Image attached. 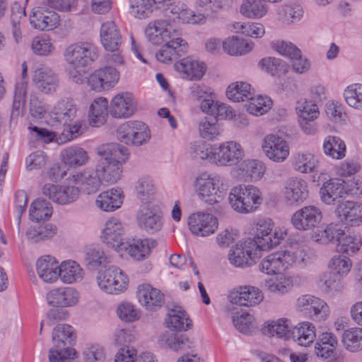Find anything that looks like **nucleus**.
<instances>
[{
    "mask_svg": "<svg viewBox=\"0 0 362 362\" xmlns=\"http://www.w3.org/2000/svg\"><path fill=\"white\" fill-rule=\"evenodd\" d=\"M145 34L151 43L165 44L156 54L160 62H171L187 50V43L180 37V31L169 20L158 19L150 23Z\"/></svg>",
    "mask_w": 362,
    "mask_h": 362,
    "instance_id": "nucleus-1",
    "label": "nucleus"
},
{
    "mask_svg": "<svg viewBox=\"0 0 362 362\" xmlns=\"http://www.w3.org/2000/svg\"><path fill=\"white\" fill-rule=\"evenodd\" d=\"M101 159L95 169L102 182L114 184L121 178L122 165L129 159L127 147L117 143H107L97 148Z\"/></svg>",
    "mask_w": 362,
    "mask_h": 362,
    "instance_id": "nucleus-2",
    "label": "nucleus"
},
{
    "mask_svg": "<svg viewBox=\"0 0 362 362\" xmlns=\"http://www.w3.org/2000/svg\"><path fill=\"white\" fill-rule=\"evenodd\" d=\"M97 47L88 42H78L69 45L64 52L66 70L70 78L76 83H81L86 68L98 57Z\"/></svg>",
    "mask_w": 362,
    "mask_h": 362,
    "instance_id": "nucleus-3",
    "label": "nucleus"
},
{
    "mask_svg": "<svg viewBox=\"0 0 362 362\" xmlns=\"http://www.w3.org/2000/svg\"><path fill=\"white\" fill-rule=\"evenodd\" d=\"M194 187L200 199L210 205L220 202L226 192L221 176L206 172L195 178Z\"/></svg>",
    "mask_w": 362,
    "mask_h": 362,
    "instance_id": "nucleus-4",
    "label": "nucleus"
},
{
    "mask_svg": "<svg viewBox=\"0 0 362 362\" xmlns=\"http://www.w3.org/2000/svg\"><path fill=\"white\" fill-rule=\"evenodd\" d=\"M53 347L49 351V362H66L73 358L76 354L75 349L69 347L75 335L71 326L61 324L54 328L52 334Z\"/></svg>",
    "mask_w": 362,
    "mask_h": 362,
    "instance_id": "nucleus-5",
    "label": "nucleus"
},
{
    "mask_svg": "<svg viewBox=\"0 0 362 362\" xmlns=\"http://www.w3.org/2000/svg\"><path fill=\"white\" fill-rule=\"evenodd\" d=\"M228 200L235 211L248 214L256 210L262 204V194L253 185H240L231 189Z\"/></svg>",
    "mask_w": 362,
    "mask_h": 362,
    "instance_id": "nucleus-6",
    "label": "nucleus"
},
{
    "mask_svg": "<svg viewBox=\"0 0 362 362\" xmlns=\"http://www.w3.org/2000/svg\"><path fill=\"white\" fill-rule=\"evenodd\" d=\"M274 223L271 219L259 220L255 224V233L253 239H247L256 243L259 251L267 250L278 245L287 235L282 228H273Z\"/></svg>",
    "mask_w": 362,
    "mask_h": 362,
    "instance_id": "nucleus-7",
    "label": "nucleus"
},
{
    "mask_svg": "<svg viewBox=\"0 0 362 362\" xmlns=\"http://www.w3.org/2000/svg\"><path fill=\"white\" fill-rule=\"evenodd\" d=\"M117 137L121 142L127 145L139 146L149 141L151 132L144 122L129 121L118 127Z\"/></svg>",
    "mask_w": 362,
    "mask_h": 362,
    "instance_id": "nucleus-8",
    "label": "nucleus"
},
{
    "mask_svg": "<svg viewBox=\"0 0 362 362\" xmlns=\"http://www.w3.org/2000/svg\"><path fill=\"white\" fill-rule=\"evenodd\" d=\"M99 287L107 293L118 294L127 288L128 277L115 267H110L97 276Z\"/></svg>",
    "mask_w": 362,
    "mask_h": 362,
    "instance_id": "nucleus-9",
    "label": "nucleus"
},
{
    "mask_svg": "<svg viewBox=\"0 0 362 362\" xmlns=\"http://www.w3.org/2000/svg\"><path fill=\"white\" fill-rule=\"evenodd\" d=\"M137 111V101L129 92H120L109 103V115L115 119H127Z\"/></svg>",
    "mask_w": 362,
    "mask_h": 362,
    "instance_id": "nucleus-10",
    "label": "nucleus"
},
{
    "mask_svg": "<svg viewBox=\"0 0 362 362\" xmlns=\"http://www.w3.org/2000/svg\"><path fill=\"white\" fill-rule=\"evenodd\" d=\"M296 259V257L292 251H279L265 257L259 267L261 272L269 275L281 274L292 266Z\"/></svg>",
    "mask_w": 362,
    "mask_h": 362,
    "instance_id": "nucleus-11",
    "label": "nucleus"
},
{
    "mask_svg": "<svg viewBox=\"0 0 362 362\" xmlns=\"http://www.w3.org/2000/svg\"><path fill=\"white\" fill-rule=\"evenodd\" d=\"M260 256V251L257 249L256 243L251 240L240 241L230 250L228 260L236 267L250 266L255 258Z\"/></svg>",
    "mask_w": 362,
    "mask_h": 362,
    "instance_id": "nucleus-12",
    "label": "nucleus"
},
{
    "mask_svg": "<svg viewBox=\"0 0 362 362\" xmlns=\"http://www.w3.org/2000/svg\"><path fill=\"white\" fill-rule=\"evenodd\" d=\"M214 163L221 166H230L239 163L244 157L241 145L233 141L221 144L214 148Z\"/></svg>",
    "mask_w": 362,
    "mask_h": 362,
    "instance_id": "nucleus-13",
    "label": "nucleus"
},
{
    "mask_svg": "<svg viewBox=\"0 0 362 362\" xmlns=\"http://www.w3.org/2000/svg\"><path fill=\"white\" fill-rule=\"evenodd\" d=\"M296 308L314 320L325 321L329 314L327 304L315 296L305 294L296 300Z\"/></svg>",
    "mask_w": 362,
    "mask_h": 362,
    "instance_id": "nucleus-14",
    "label": "nucleus"
},
{
    "mask_svg": "<svg viewBox=\"0 0 362 362\" xmlns=\"http://www.w3.org/2000/svg\"><path fill=\"white\" fill-rule=\"evenodd\" d=\"M262 148L266 156L276 163L284 162L289 155L287 142L277 134L267 135L263 139Z\"/></svg>",
    "mask_w": 362,
    "mask_h": 362,
    "instance_id": "nucleus-15",
    "label": "nucleus"
},
{
    "mask_svg": "<svg viewBox=\"0 0 362 362\" xmlns=\"http://www.w3.org/2000/svg\"><path fill=\"white\" fill-rule=\"evenodd\" d=\"M33 82L41 93L50 95L57 91L59 85V78L52 69L41 66L33 71Z\"/></svg>",
    "mask_w": 362,
    "mask_h": 362,
    "instance_id": "nucleus-16",
    "label": "nucleus"
},
{
    "mask_svg": "<svg viewBox=\"0 0 362 362\" xmlns=\"http://www.w3.org/2000/svg\"><path fill=\"white\" fill-rule=\"evenodd\" d=\"M322 218L321 211L317 207L310 205L295 212L291 217V223L297 230H308L316 227Z\"/></svg>",
    "mask_w": 362,
    "mask_h": 362,
    "instance_id": "nucleus-17",
    "label": "nucleus"
},
{
    "mask_svg": "<svg viewBox=\"0 0 362 362\" xmlns=\"http://www.w3.org/2000/svg\"><path fill=\"white\" fill-rule=\"evenodd\" d=\"M188 226L193 234L205 237L216 231L218 221L216 218L210 214L197 212L189 216Z\"/></svg>",
    "mask_w": 362,
    "mask_h": 362,
    "instance_id": "nucleus-18",
    "label": "nucleus"
},
{
    "mask_svg": "<svg viewBox=\"0 0 362 362\" xmlns=\"http://www.w3.org/2000/svg\"><path fill=\"white\" fill-rule=\"evenodd\" d=\"M42 194L54 202L64 205L74 202L78 197L79 189L73 186H59L46 184L42 189Z\"/></svg>",
    "mask_w": 362,
    "mask_h": 362,
    "instance_id": "nucleus-19",
    "label": "nucleus"
},
{
    "mask_svg": "<svg viewBox=\"0 0 362 362\" xmlns=\"http://www.w3.org/2000/svg\"><path fill=\"white\" fill-rule=\"evenodd\" d=\"M124 236V227L119 219L112 217L106 221L101 238L107 246L121 252V247L125 243Z\"/></svg>",
    "mask_w": 362,
    "mask_h": 362,
    "instance_id": "nucleus-20",
    "label": "nucleus"
},
{
    "mask_svg": "<svg viewBox=\"0 0 362 362\" xmlns=\"http://www.w3.org/2000/svg\"><path fill=\"white\" fill-rule=\"evenodd\" d=\"M296 110L302 130L307 134H314L316 132L315 119L319 115L316 103L307 100L298 102Z\"/></svg>",
    "mask_w": 362,
    "mask_h": 362,
    "instance_id": "nucleus-21",
    "label": "nucleus"
},
{
    "mask_svg": "<svg viewBox=\"0 0 362 362\" xmlns=\"http://www.w3.org/2000/svg\"><path fill=\"white\" fill-rule=\"evenodd\" d=\"M32 26L40 30H51L59 24V16L54 11L45 6L34 8L30 14Z\"/></svg>",
    "mask_w": 362,
    "mask_h": 362,
    "instance_id": "nucleus-22",
    "label": "nucleus"
},
{
    "mask_svg": "<svg viewBox=\"0 0 362 362\" xmlns=\"http://www.w3.org/2000/svg\"><path fill=\"white\" fill-rule=\"evenodd\" d=\"M136 296L141 305L149 311L159 310L165 303L164 294L148 284L138 286Z\"/></svg>",
    "mask_w": 362,
    "mask_h": 362,
    "instance_id": "nucleus-23",
    "label": "nucleus"
},
{
    "mask_svg": "<svg viewBox=\"0 0 362 362\" xmlns=\"http://www.w3.org/2000/svg\"><path fill=\"white\" fill-rule=\"evenodd\" d=\"M309 191L305 180L292 177L289 179L284 187V199L290 205L300 204L308 197Z\"/></svg>",
    "mask_w": 362,
    "mask_h": 362,
    "instance_id": "nucleus-24",
    "label": "nucleus"
},
{
    "mask_svg": "<svg viewBox=\"0 0 362 362\" xmlns=\"http://www.w3.org/2000/svg\"><path fill=\"white\" fill-rule=\"evenodd\" d=\"M335 214L347 225L359 226L362 223V204L351 201L342 202L337 204Z\"/></svg>",
    "mask_w": 362,
    "mask_h": 362,
    "instance_id": "nucleus-25",
    "label": "nucleus"
},
{
    "mask_svg": "<svg viewBox=\"0 0 362 362\" xmlns=\"http://www.w3.org/2000/svg\"><path fill=\"white\" fill-rule=\"evenodd\" d=\"M136 219L139 228L151 234L159 231L163 227L160 215L148 205L142 206L139 209Z\"/></svg>",
    "mask_w": 362,
    "mask_h": 362,
    "instance_id": "nucleus-26",
    "label": "nucleus"
},
{
    "mask_svg": "<svg viewBox=\"0 0 362 362\" xmlns=\"http://www.w3.org/2000/svg\"><path fill=\"white\" fill-rule=\"evenodd\" d=\"M49 305L65 308L75 305L79 300L78 292L71 287L52 289L47 294Z\"/></svg>",
    "mask_w": 362,
    "mask_h": 362,
    "instance_id": "nucleus-27",
    "label": "nucleus"
},
{
    "mask_svg": "<svg viewBox=\"0 0 362 362\" xmlns=\"http://www.w3.org/2000/svg\"><path fill=\"white\" fill-rule=\"evenodd\" d=\"M231 303L240 306H254L263 300L261 291L254 286H244L232 291L229 295Z\"/></svg>",
    "mask_w": 362,
    "mask_h": 362,
    "instance_id": "nucleus-28",
    "label": "nucleus"
},
{
    "mask_svg": "<svg viewBox=\"0 0 362 362\" xmlns=\"http://www.w3.org/2000/svg\"><path fill=\"white\" fill-rule=\"evenodd\" d=\"M72 181L78 185L81 189L90 194L98 192L102 182L96 169L86 168L72 175Z\"/></svg>",
    "mask_w": 362,
    "mask_h": 362,
    "instance_id": "nucleus-29",
    "label": "nucleus"
},
{
    "mask_svg": "<svg viewBox=\"0 0 362 362\" xmlns=\"http://www.w3.org/2000/svg\"><path fill=\"white\" fill-rule=\"evenodd\" d=\"M175 69L184 74L185 78L189 80H200L206 72L204 63L192 57L180 59L174 65Z\"/></svg>",
    "mask_w": 362,
    "mask_h": 362,
    "instance_id": "nucleus-30",
    "label": "nucleus"
},
{
    "mask_svg": "<svg viewBox=\"0 0 362 362\" xmlns=\"http://www.w3.org/2000/svg\"><path fill=\"white\" fill-rule=\"evenodd\" d=\"M156 246V242L153 239H133L124 243L121 252L126 251L132 258L139 261L146 258Z\"/></svg>",
    "mask_w": 362,
    "mask_h": 362,
    "instance_id": "nucleus-31",
    "label": "nucleus"
},
{
    "mask_svg": "<svg viewBox=\"0 0 362 362\" xmlns=\"http://www.w3.org/2000/svg\"><path fill=\"white\" fill-rule=\"evenodd\" d=\"M52 117L64 125L74 122L77 117V107L74 100L69 98H62L52 109Z\"/></svg>",
    "mask_w": 362,
    "mask_h": 362,
    "instance_id": "nucleus-32",
    "label": "nucleus"
},
{
    "mask_svg": "<svg viewBox=\"0 0 362 362\" xmlns=\"http://www.w3.org/2000/svg\"><path fill=\"white\" fill-rule=\"evenodd\" d=\"M101 44L106 51H115L122 44V36L112 21L102 24L100 30Z\"/></svg>",
    "mask_w": 362,
    "mask_h": 362,
    "instance_id": "nucleus-33",
    "label": "nucleus"
},
{
    "mask_svg": "<svg viewBox=\"0 0 362 362\" xmlns=\"http://www.w3.org/2000/svg\"><path fill=\"white\" fill-rule=\"evenodd\" d=\"M344 181L331 179L325 182L320 188V194L322 201L326 204H334L347 194L344 189Z\"/></svg>",
    "mask_w": 362,
    "mask_h": 362,
    "instance_id": "nucleus-34",
    "label": "nucleus"
},
{
    "mask_svg": "<svg viewBox=\"0 0 362 362\" xmlns=\"http://www.w3.org/2000/svg\"><path fill=\"white\" fill-rule=\"evenodd\" d=\"M59 264L54 257L42 256L36 262L37 272L45 282L52 283L58 279Z\"/></svg>",
    "mask_w": 362,
    "mask_h": 362,
    "instance_id": "nucleus-35",
    "label": "nucleus"
},
{
    "mask_svg": "<svg viewBox=\"0 0 362 362\" xmlns=\"http://www.w3.org/2000/svg\"><path fill=\"white\" fill-rule=\"evenodd\" d=\"M315 337V327L310 322H300L291 330V338L302 346H307L313 343Z\"/></svg>",
    "mask_w": 362,
    "mask_h": 362,
    "instance_id": "nucleus-36",
    "label": "nucleus"
},
{
    "mask_svg": "<svg viewBox=\"0 0 362 362\" xmlns=\"http://www.w3.org/2000/svg\"><path fill=\"white\" fill-rule=\"evenodd\" d=\"M170 13L178 20L187 24H203L206 22V16L203 13H195L187 6L181 2L173 5Z\"/></svg>",
    "mask_w": 362,
    "mask_h": 362,
    "instance_id": "nucleus-37",
    "label": "nucleus"
},
{
    "mask_svg": "<svg viewBox=\"0 0 362 362\" xmlns=\"http://www.w3.org/2000/svg\"><path fill=\"white\" fill-rule=\"evenodd\" d=\"M63 162L69 167H79L86 165L89 160L88 152L78 146H71L61 152Z\"/></svg>",
    "mask_w": 362,
    "mask_h": 362,
    "instance_id": "nucleus-38",
    "label": "nucleus"
},
{
    "mask_svg": "<svg viewBox=\"0 0 362 362\" xmlns=\"http://www.w3.org/2000/svg\"><path fill=\"white\" fill-rule=\"evenodd\" d=\"M109 114V103L105 98L100 97L93 100L90 106L88 119L93 127H100L106 120Z\"/></svg>",
    "mask_w": 362,
    "mask_h": 362,
    "instance_id": "nucleus-39",
    "label": "nucleus"
},
{
    "mask_svg": "<svg viewBox=\"0 0 362 362\" xmlns=\"http://www.w3.org/2000/svg\"><path fill=\"white\" fill-rule=\"evenodd\" d=\"M122 197L119 191L114 189L100 193L96 198V206L103 211H113L121 206Z\"/></svg>",
    "mask_w": 362,
    "mask_h": 362,
    "instance_id": "nucleus-40",
    "label": "nucleus"
},
{
    "mask_svg": "<svg viewBox=\"0 0 362 362\" xmlns=\"http://www.w3.org/2000/svg\"><path fill=\"white\" fill-rule=\"evenodd\" d=\"M254 43L237 36L228 37L223 42V48L230 55H243L252 50Z\"/></svg>",
    "mask_w": 362,
    "mask_h": 362,
    "instance_id": "nucleus-41",
    "label": "nucleus"
},
{
    "mask_svg": "<svg viewBox=\"0 0 362 362\" xmlns=\"http://www.w3.org/2000/svg\"><path fill=\"white\" fill-rule=\"evenodd\" d=\"M83 272L80 265L74 261L63 262L59 267L58 277L65 284H73L82 279Z\"/></svg>",
    "mask_w": 362,
    "mask_h": 362,
    "instance_id": "nucleus-42",
    "label": "nucleus"
},
{
    "mask_svg": "<svg viewBox=\"0 0 362 362\" xmlns=\"http://www.w3.org/2000/svg\"><path fill=\"white\" fill-rule=\"evenodd\" d=\"M318 165L316 157L309 152H298L292 158V166L293 169L301 173H310L313 172Z\"/></svg>",
    "mask_w": 362,
    "mask_h": 362,
    "instance_id": "nucleus-43",
    "label": "nucleus"
},
{
    "mask_svg": "<svg viewBox=\"0 0 362 362\" xmlns=\"http://www.w3.org/2000/svg\"><path fill=\"white\" fill-rule=\"evenodd\" d=\"M167 327L171 331H186L192 325L187 314L180 309L171 310L165 320Z\"/></svg>",
    "mask_w": 362,
    "mask_h": 362,
    "instance_id": "nucleus-44",
    "label": "nucleus"
},
{
    "mask_svg": "<svg viewBox=\"0 0 362 362\" xmlns=\"http://www.w3.org/2000/svg\"><path fill=\"white\" fill-rule=\"evenodd\" d=\"M287 322L288 320L285 319L267 322L262 328V332L269 337L288 339L291 338V330Z\"/></svg>",
    "mask_w": 362,
    "mask_h": 362,
    "instance_id": "nucleus-45",
    "label": "nucleus"
},
{
    "mask_svg": "<svg viewBox=\"0 0 362 362\" xmlns=\"http://www.w3.org/2000/svg\"><path fill=\"white\" fill-rule=\"evenodd\" d=\"M57 232V228L52 223L30 227L26 236L32 243H39L52 238Z\"/></svg>",
    "mask_w": 362,
    "mask_h": 362,
    "instance_id": "nucleus-46",
    "label": "nucleus"
},
{
    "mask_svg": "<svg viewBox=\"0 0 362 362\" xmlns=\"http://www.w3.org/2000/svg\"><path fill=\"white\" fill-rule=\"evenodd\" d=\"M341 342L345 349L351 352L362 349V328L354 327L345 330L341 336Z\"/></svg>",
    "mask_w": 362,
    "mask_h": 362,
    "instance_id": "nucleus-47",
    "label": "nucleus"
},
{
    "mask_svg": "<svg viewBox=\"0 0 362 362\" xmlns=\"http://www.w3.org/2000/svg\"><path fill=\"white\" fill-rule=\"evenodd\" d=\"M325 155L333 159H342L346 156V145L343 140L337 136L327 137L323 144Z\"/></svg>",
    "mask_w": 362,
    "mask_h": 362,
    "instance_id": "nucleus-48",
    "label": "nucleus"
},
{
    "mask_svg": "<svg viewBox=\"0 0 362 362\" xmlns=\"http://www.w3.org/2000/svg\"><path fill=\"white\" fill-rule=\"evenodd\" d=\"M240 13L248 18H260L267 13V7L261 0H243Z\"/></svg>",
    "mask_w": 362,
    "mask_h": 362,
    "instance_id": "nucleus-49",
    "label": "nucleus"
},
{
    "mask_svg": "<svg viewBox=\"0 0 362 362\" xmlns=\"http://www.w3.org/2000/svg\"><path fill=\"white\" fill-rule=\"evenodd\" d=\"M362 245V238L359 235L344 232L337 245V250L347 255H353L358 252Z\"/></svg>",
    "mask_w": 362,
    "mask_h": 362,
    "instance_id": "nucleus-50",
    "label": "nucleus"
},
{
    "mask_svg": "<svg viewBox=\"0 0 362 362\" xmlns=\"http://www.w3.org/2000/svg\"><path fill=\"white\" fill-rule=\"evenodd\" d=\"M199 132L204 139L214 141L218 139L221 129L217 119L212 117H205L199 123Z\"/></svg>",
    "mask_w": 362,
    "mask_h": 362,
    "instance_id": "nucleus-51",
    "label": "nucleus"
},
{
    "mask_svg": "<svg viewBox=\"0 0 362 362\" xmlns=\"http://www.w3.org/2000/svg\"><path fill=\"white\" fill-rule=\"evenodd\" d=\"M214 148H209L202 141H197L190 143L188 153L189 156L196 161L209 160L214 163Z\"/></svg>",
    "mask_w": 362,
    "mask_h": 362,
    "instance_id": "nucleus-52",
    "label": "nucleus"
},
{
    "mask_svg": "<svg viewBox=\"0 0 362 362\" xmlns=\"http://www.w3.org/2000/svg\"><path fill=\"white\" fill-rule=\"evenodd\" d=\"M226 95L234 102L249 100L251 95H252L251 86L242 81L233 83L228 87Z\"/></svg>",
    "mask_w": 362,
    "mask_h": 362,
    "instance_id": "nucleus-53",
    "label": "nucleus"
},
{
    "mask_svg": "<svg viewBox=\"0 0 362 362\" xmlns=\"http://www.w3.org/2000/svg\"><path fill=\"white\" fill-rule=\"evenodd\" d=\"M29 214L32 221L39 222L52 216V207L49 202L37 199L31 204Z\"/></svg>",
    "mask_w": 362,
    "mask_h": 362,
    "instance_id": "nucleus-54",
    "label": "nucleus"
},
{
    "mask_svg": "<svg viewBox=\"0 0 362 362\" xmlns=\"http://www.w3.org/2000/svg\"><path fill=\"white\" fill-rule=\"evenodd\" d=\"M233 28L237 33L255 38H260L265 33L264 25L258 23L235 22Z\"/></svg>",
    "mask_w": 362,
    "mask_h": 362,
    "instance_id": "nucleus-55",
    "label": "nucleus"
},
{
    "mask_svg": "<svg viewBox=\"0 0 362 362\" xmlns=\"http://www.w3.org/2000/svg\"><path fill=\"white\" fill-rule=\"evenodd\" d=\"M272 101L267 96H252L250 98L246 108L249 113L255 115H263L272 107Z\"/></svg>",
    "mask_w": 362,
    "mask_h": 362,
    "instance_id": "nucleus-56",
    "label": "nucleus"
},
{
    "mask_svg": "<svg viewBox=\"0 0 362 362\" xmlns=\"http://www.w3.org/2000/svg\"><path fill=\"white\" fill-rule=\"evenodd\" d=\"M240 170L249 177L252 180H260L264 174L266 167L264 164L258 160H247L241 163Z\"/></svg>",
    "mask_w": 362,
    "mask_h": 362,
    "instance_id": "nucleus-57",
    "label": "nucleus"
},
{
    "mask_svg": "<svg viewBox=\"0 0 362 362\" xmlns=\"http://www.w3.org/2000/svg\"><path fill=\"white\" fill-rule=\"evenodd\" d=\"M25 16V8L20 4L15 3L11 6V30L16 42H19L21 40V20Z\"/></svg>",
    "mask_w": 362,
    "mask_h": 362,
    "instance_id": "nucleus-58",
    "label": "nucleus"
},
{
    "mask_svg": "<svg viewBox=\"0 0 362 362\" xmlns=\"http://www.w3.org/2000/svg\"><path fill=\"white\" fill-rule=\"evenodd\" d=\"M303 13L302 7L296 4L284 5L277 11L279 20L286 23L299 21Z\"/></svg>",
    "mask_w": 362,
    "mask_h": 362,
    "instance_id": "nucleus-59",
    "label": "nucleus"
},
{
    "mask_svg": "<svg viewBox=\"0 0 362 362\" xmlns=\"http://www.w3.org/2000/svg\"><path fill=\"white\" fill-rule=\"evenodd\" d=\"M62 132L56 138V142L62 144L77 138L83 134L82 122L74 119V122L66 124Z\"/></svg>",
    "mask_w": 362,
    "mask_h": 362,
    "instance_id": "nucleus-60",
    "label": "nucleus"
},
{
    "mask_svg": "<svg viewBox=\"0 0 362 362\" xmlns=\"http://www.w3.org/2000/svg\"><path fill=\"white\" fill-rule=\"evenodd\" d=\"M344 97L350 107L362 109V84L354 83L349 86L344 90Z\"/></svg>",
    "mask_w": 362,
    "mask_h": 362,
    "instance_id": "nucleus-61",
    "label": "nucleus"
},
{
    "mask_svg": "<svg viewBox=\"0 0 362 362\" xmlns=\"http://www.w3.org/2000/svg\"><path fill=\"white\" fill-rule=\"evenodd\" d=\"M154 7L153 0H130L131 13L139 19L148 17Z\"/></svg>",
    "mask_w": 362,
    "mask_h": 362,
    "instance_id": "nucleus-62",
    "label": "nucleus"
},
{
    "mask_svg": "<svg viewBox=\"0 0 362 362\" xmlns=\"http://www.w3.org/2000/svg\"><path fill=\"white\" fill-rule=\"evenodd\" d=\"M259 66L272 76H279L287 71V66L281 59L275 57L263 58L259 62Z\"/></svg>",
    "mask_w": 362,
    "mask_h": 362,
    "instance_id": "nucleus-63",
    "label": "nucleus"
},
{
    "mask_svg": "<svg viewBox=\"0 0 362 362\" xmlns=\"http://www.w3.org/2000/svg\"><path fill=\"white\" fill-rule=\"evenodd\" d=\"M33 52L40 56H47L54 49V47L48 36H37L31 44Z\"/></svg>",
    "mask_w": 362,
    "mask_h": 362,
    "instance_id": "nucleus-64",
    "label": "nucleus"
}]
</instances>
